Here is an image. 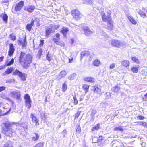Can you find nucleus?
<instances>
[{"label": "nucleus", "instance_id": "b1692460", "mask_svg": "<svg viewBox=\"0 0 147 147\" xmlns=\"http://www.w3.org/2000/svg\"><path fill=\"white\" fill-rule=\"evenodd\" d=\"M100 63V61L99 60L95 59L93 61L92 64L93 66H98L99 65Z\"/></svg>", "mask_w": 147, "mask_h": 147}, {"label": "nucleus", "instance_id": "473e14b6", "mask_svg": "<svg viewBox=\"0 0 147 147\" xmlns=\"http://www.w3.org/2000/svg\"><path fill=\"white\" fill-rule=\"evenodd\" d=\"M111 94L110 92H107L104 94V97L105 99H107L109 98L110 97Z\"/></svg>", "mask_w": 147, "mask_h": 147}, {"label": "nucleus", "instance_id": "69168bd1", "mask_svg": "<svg viewBox=\"0 0 147 147\" xmlns=\"http://www.w3.org/2000/svg\"><path fill=\"white\" fill-rule=\"evenodd\" d=\"M34 134L36 136V138H39V137L40 136H39V135L38 134L35 133H34Z\"/></svg>", "mask_w": 147, "mask_h": 147}, {"label": "nucleus", "instance_id": "f03ea898", "mask_svg": "<svg viewBox=\"0 0 147 147\" xmlns=\"http://www.w3.org/2000/svg\"><path fill=\"white\" fill-rule=\"evenodd\" d=\"M14 124V123L6 121L1 125L2 132L7 137H11L13 128L16 126Z\"/></svg>", "mask_w": 147, "mask_h": 147}, {"label": "nucleus", "instance_id": "f8f14e48", "mask_svg": "<svg viewBox=\"0 0 147 147\" xmlns=\"http://www.w3.org/2000/svg\"><path fill=\"white\" fill-rule=\"evenodd\" d=\"M102 17L103 21L105 22H108L111 20V17L110 15H106L103 14L102 15Z\"/></svg>", "mask_w": 147, "mask_h": 147}, {"label": "nucleus", "instance_id": "cd10ccee", "mask_svg": "<svg viewBox=\"0 0 147 147\" xmlns=\"http://www.w3.org/2000/svg\"><path fill=\"white\" fill-rule=\"evenodd\" d=\"M120 87L117 85L115 87L113 88V90L114 92H117L120 90Z\"/></svg>", "mask_w": 147, "mask_h": 147}, {"label": "nucleus", "instance_id": "338daca9", "mask_svg": "<svg viewBox=\"0 0 147 147\" xmlns=\"http://www.w3.org/2000/svg\"><path fill=\"white\" fill-rule=\"evenodd\" d=\"M4 58V56H2L0 57V62H1L3 60V59Z\"/></svg>", "mask_w": 147, "mask_h": 147}, {"label": "nucleus", "instance_id": "052dcab7", "mask_svg": "<svg viewBox=\"0 0 147 147\" xmlns=\"http://www.w3.org/2000/svg\"><path fill=\"white\" fill-rule=\"evenodd\" d=\"M10 36L11 37V39L13 40H14L16 39L14 35H11Z\"/></svg>", "mask_w": 147, "mask_h": 147}, {"label": "nucleus", "instance_id": "0e129e2a", "mask_svg": "<svg viewBox=\"0 0 147 147\" xmlns=\"http://www.w3.org/2000/svg\"><path fill=\"white\" fill-rule=\"evenodd\" d=\"M96 113V112L95 110H93L92 112V115H94Z\"/></svg>", "mask_w": 147, "mask_h": 147}, {"label": "nucleus", "instance_id": "dca6fc26", "mask_svg": "<svg viewBox=\"0 0 147 147\" xmlns=\"http://www.w3.org/2000/svg\"><path fill=\"white\" fill-rule=\"evenodd\" d=\"M34 23V21L32 19L31 22V23L30 24H28L26 26V28L28 30L30 31L31 30V28L32 26L33 25Z\"/></svg>", "mask_w": 147, "mask_h": 147}, {"label": "nucleus", "instance_id": "e433bc0d", "mask_svg": "<svg viewBox=\"0 0 147 147\" xmlns=\"http://www.w3.org/2000/svg\"><path fill=\"white\" fill-rule=\"evenodd\" d=\"M128 19L129 20V21H130V22L131 23H132L133 24H136V22L135 20L133 18L129 16L128 17Z\"/></svg>", "mask_w": 147, "mask_h": 147}, {"label": "nucleus", "instance_id": "4c0bfd02", "mask_svg": "<svg viewBox=\"0 0 147 147\" xmlns=\"http://www.w3.org/2000/svg\"><path fill=\"white\" fill-rule=\"evenodd\" d=\"M92 3V0H83V3L84 4H91Z\"/></svg>", "mask_w": 147, "mask_h": 147}, {"label": "nucleus", "instance_id": "2f4dec72", "mask_svg": "<svg viewBox=\"0 0 147 147\" xmlns=\"http://www.w3.org/2000/svg\"><path fill=\"white\" fill-rule=\"evenodd\" d=\"M76 76V75L75 74H71L69 76L68 79L69 80H73L75 78Z\"/></svg>", "mask_w": 147, "mask_h": 147}, {"label": "nucleus", "instance_id": "412c9836", "mask_svg": "<svg viewBox=\"0 0 147 147\" xmlns=\"http://www.w3.org/2000/svg\"><path fill=\"white\" fill-rule=\"evenodd\" d=\"M89 55V53L88 51H83L81 53V58L80 59L81 60V59H82V58L84 57L85 56H88V55Z\"/></svg>", "mask_w": 147, "mask_h": 147}, {"label": "nucleus", "instance_id": "58836bf2", "mask_svg": "<svg viewBox=\"0 0 147 147\" xmlns=\"http://www.w3.org/2000/svg\"><path fill=\"white\" fill-rule=\"evenodd\" d=\"M131 59L133 61L137 63H139V60L136 58V57H133L131 58Z\"/></svg>", "mask_w": 147, "mask_h": 147}, {"label": "nucleus", "instance_id": "7ed1b4c3", "mask_svg": "<svg viewBox=\"0 0 147 147\" xmlns=\"http://www.w3.org/2000/svg\"><path fill=\"white\" fill-rule=\"evenodd\" d=\"M56 29V27L53 25L47 27L46 28L45 36L47 38L49 37L50 34L53 33Z\"/></svg>", "mask_w": 147, "mask_h": 147}, {"label": "nucleus", "instance_id": "7c9ffc66", "mask_svg": "<svg viewBox=\"0 0 147 147\" xmlns=\"http://www.w3.org/2000/svg\"><path fill=\"white\" fill-rule=\"evenodd\" d=\"M12 68H11L7 69V70L3 74V75H4L6 74H10L12 72Z\"/></svg>", "mask_w": 147, "mask_h": 147}, {"label": "nucleus", "instance_id": "a19ab883", "mask_svg": "<svg viewBox=\"0 0 147 147\" xmlns=\"http://www.w3.org/2000/svg\"><path fill=\"white\" fill-rule=\"evenodd\" d=\"M67 86L65 83H64L63 84L62 86V90L64 92L67 89Z\"/></svg>", "mask_w": 147, "mask_h": 147}, {"label": "nucleus", "instance_id": "79ce46f5", "mask_svg": "<svg viewBox=\"0 0 147 147\" xmlns=\"http://www.w3.org/2000/svg\"><path fill=\"white\" fill-rule=\"evenodd\" d=\"M114 129L116 131L119 130L121 131H122L123 130V129L121 126H119L118 127H116Z\"/></svg>", "mask_w": 147, "mask_h": 147}, {"label": "nucleus", "instance_id": "c9c22d12", "mask_svg": "<svg viewBox=\"0 0 147 147\" xmlns=\"http://www.w3.org/2000/svg\"><path fill=\"white\" fill-rule=\"evenodd\" d=\"M107 25L108 27L110 29H111L113 27V24H112V21L111 20L107 22Z\"/></svg>", "mask_w": 147, "mask_h": 147}, {"label": "nucleus", "instance_id": "680f3d73", "mask_svg": "<svg viewBox=\"0 0 147 147\" xmlns=\"http://www.w3.org/2000/svg\"><path fill=\"white\" fill-rule=\"evenodd\" d=\"M57 45H60L61 46H63L64 45V44L62 42H58L56 44Z\"/></svg>", "mask_w": 147, "mask_h": 147}, {"label": "nucleus", "instance_id": "37998d69", "mask_svg": "<svg viewBox=\"0 0 147 147\" xmlns=\"http://www.w3.org/2000/svg\"><path fill=\"white\" fill-rule=\"evenodd\" d=\"M10 109L8 111L6 112L5 113H3L1 110L0 109V116L5 115H6L8 112L10 111Z\"/></svg>", "mask_w": 147, "mask_h": 147}, {"label": "nucleus", "instance_id": "a18cd8bd", "mask_svg": "<svg viewBox=\"0 0 147 147\" xmlns=\"http://www.w3.org/2000/svg\"><path fill=\"white\" fill-rule=\"evenodd\" d=\"M89 88V86L87 84H85L83 86V89L86 91H87L88 90Z\"/></svg>", "mask_w": 147, "mask_h": 147}, {"label": "nucleus", "instance_id": "4be33fe9", "mask_svg": "<svg viewBox=\"0 0 147 147\" xmlns=\"http://www.w3.org/2000/svg\"><path fill=\"white\" fill-rule=\"evenodd\" d=\"M68 31V30L67 28L63 27V28L61 32L62 33L64 36H65Z\"/></svg>", "mask_w": 147, "mask_h": 147}, {"label": "nucleus", "instance_id": "f704fd0d", "mask_svg": "<svg viewBox=\"0 0 147 147\" xmlns=\"http://www.w3.org/2000/svg\"><path fill=\"white\" fill-rule=\"evenodd\" d=\"M3 20L6 23L8 19V16L6 14H5L3 15L2 18Z\"/></svg>", "mask_w": 147, "mask_h": 147}, {"label": "nucleus", "instance_id": "774afa93", "mask_svg": "<svg viewBox=\"0 0 147 147\" xmlns=\"http://www.w3.org/2000/svg\"><path fill=\"white\" fill-rule=\"evenodd\" d=\"M69 59V63H72L73 60V58H72L71 59Z\"/></svg>", "mask_w": 147, "mask_h": 147}, {"label": "nucleus", "instance_id": "6e6d98bb", "mask_svg": "<svg viewBox=\"0 0 147 147\" xmlns=\"http://www.w3.org/2000/svg\"><path fill=\"white\" fill-rule=\"evenodd\" d=\"M80 112H78L75 115V118H78V117L80 114Z\"/></svg>", "mask_w": 147, "mask_h": 147}, {"label": "nucleus", "instance_id": "0eeeda50", "mask_svg": "<svg viewBox=\"0 0 147 147\" xmlns=\"http://www.w3.org/2000/svg\"><path fill=\"white\" fill-rule=\"evenodd\" d=\"M35 8V6L32 5L24 7L23 9L28 12L31 13L33 11Z\"/></svg>", "mask_w": 147, "mask_h": 147}, {"label": "nucleus", "instance_id": "a878e982", "mask_svg": "<svg viewBox=\"0 0 147 147\" xmlns=\"http://www.w3.org/2000/svg\"><path fill=\"white\" fill-rule=\"evenodd\" d=\"M24 99L25 100V102L31 101L30 96L28 94H26L24 96Z\"/></svg>", "mask_w": 147, "mask_h": 147}, {"label": "nucleus", "instance_id": "864d4df0", "mask_svg": "<svg viewBox=\"0 0 147 147\" xmlns=\"http://www.w3.org/2000/svg\"><path fill=\"white\" fill-rule=\"evenodd\" d=\"M115 67V64L114 63H112L111 64L110 67L109 68L110 69H112L114 68Z\"/></svg>", "mask_w": 147, "mask_h": 147}, {"label": "nucleus", "instance_id": "393cba45", "mask_svg": "<svg viewBox=\"0 0 147 147\" xmlns=\"http://www.w3.org/2000/svg\"><path fill=\"white\" fill-rule=\"evenodd\" d=\"M121 63L123 66L127 67L129 65V62L128 60H125L122 61Z\"/></svg>", "mask_w": 147, "mask_h": 147}, {"label": "nucleus", "instance_id": "6e6552de", "mask_svg": "<svg viewBox=\"0 0 147 147\" xmlns=\"http://www.w3.org/2000/svg\"><path fill=\"white\" fill-rule=\"evenodd\" d=\"M9 45V47L8 52V55L9 56H11L13 55L15 49L14 47L13 44L10 43Z\"/></svg>", "mask_w": 147, "mask_h": 147}, {"label": "nucleus", "instance_id": "f257e3e1", "mask_svg": "<svg viewBox=\"0 0 147 147\" xmlns=\"http://www.w3.org/2000/svg\"><path fill=\"white\" fill-rule=\"evenodd\" d=\"M32 58L31 55L21 51L19 58V63L22 67L27 68L29 64L32 63Z\"/></svg>", "mask_w": 147, "mask_h": 147}, {"label": "nucleus", "instance_id": "e2e57ef3", "mask_svg": "<svg viewBox=\"0 0 147 147\" xmlns=\"http://www.w3.org/2000/svg\"><path fill=\"white\" fill-rule=\"evenodd\" d=\"M56 38L59 40L60 34L59 33H57L56 34Z\"/></svg>", "mask_w": 147, "mask_h": 147}, {"label": "nucleus", "instance_id": "8fccbe9b", "mask_svg": "<svg viewBox=\"0 0 147 147\" xmlns=\"http://www.w3.org/2000/svg\"><path fill=\"white\" fill-rule=\"evenodd\" d=\"M74 99V103L75 105H76L78 103V101L77 100L76 97V96H73Z\"/></svg>", "mask_w": 147, "mask_h": 147}, {"label": "nucleus", "instance_id": "09e8293b", "mask_svg": "<svg viewBox=\"0 0 147 147\" xmlns=\"http://www.w3.org/2000/svg\"><path fill=\"white\" fill-rule=\"evenodd\" d=\"M43 146V143L41 142L40 143H38L35 146V147H42Z\"/></svg>", "mask_w": 147, "mask_h": 147}, {"label": "nucleus", "instance_id": "ea45409f", "mask_svg": "<svg viewBox=\"0 0 147 147\" xmlns=\"http://www.w3.org/2000/svg\"><path fill=\"white\" fill-rule=\"evenodd\" d=\"M31 101H29L25 103V106L28 108L30 109L31 107Z\"/></svg>", "mask_w": 147, "mask_h": 147}, {"label": "nucleus", "instance_id": "49530a36", "mask_svg": "<svg viewBox=\"0 0 147 147\" xmlns=\"http://www.w3.org/2000/svg\"><path fill=\"white\" fill-rule=\"evenodd\" d=\"M140 125L144 126L147 127V123L144 122H141L139 123Z\"/></svg>", "mask_w": 147, "mask_h": 147}, {"label": "nucleus", "instance_id": "4d7b16f0", "mask_svg": "<svg viewBox=\"0 0 147 147\" xmlns=\"http://www.w3.org/2000/svg\"><path fill=\"white\" fill-rule=\"evenodd\" d=\"M1 97L3 99H7V96H6L5 95H4V94H2L1 95Z\"/></svg>", "mask_w": 147, "mask_h": 147}, {"label": "nucleus", "instance_id": "5fc2aeb1", "mask_svg": "<svg viewBox=\"0 0 147 147\" xmlns=\"http://www.w3.org/2000/svg\"><path fill=\"white\" fill-rule=\"evenodd\" d=\"M43 51L42 49H40L38 51V53L39 55L41 56V55H42V53Z\"/></svg>", "mask_w": 147, "mask_h": 147}, {"label": "nucleus", "instance_id": "a211bd4d", "mask_svg": "<svg viewBox=\"0 0 147 147\" xmlns=\"http://www.w3.org/2000/svg\"><path fill=\"white\" fill-rule=\"evenodd\" d=\"M139 67V65H134L131 68V70L133 73H136L138 72V69Z\"/></svg>", "mask_w": 147, "mask_h": 147}, {"label": "nucleus", "instance_id": "c756f323", "mask_svg": "<svg viewBox=\"0 0 147 147\" xmlns=\"http://www.w3.org/2000/svg\"><path fill=\"white\" fill-rule=\"evenodd\" d=\"M100 124H98L97 125L94 126L92 128V131H94L95 130H98L100 127Z\"/></svg>", "mask_w": 147, "mask_h": 147}, {"label": "nucleus", "instance_id": "423d86ee", "mask_svg": "<svg viewBox=\"0 0 147 147\" xmlns=\"http://www.w3.org/2000/svg\"><path fill=\"white\" fill-rule=\"evenodd\" d=\"M111 43L113 46L118 48L120 47L122 45V43L119 41L116 40H112Z\"/></svg>", "mask_w": 147, "mask_h": 147}, {"label": "nucleus", "instance_id": "5701e85b", "mask_svg": "<svg viewBox=\"0 0 147 147\" xmlns=\"http://www.w3.org/2000/svg\"><path fill=\"white\" fill-rule=\"evenodd\" d=\"M84 80L85 81L92 83H94L95 82L94 78H93L90 77L86 78L84 79Z\"/></svg>", "mask_w": 147, "mask_h": 147}, {"label": "nucleus", "instance_id": "2eb2a0df", "mask_svg": "<svg viewBox=\"0 0 147 147\" xmlns=\"http://www.w3.org/2000/svg\"><path fill=\"white\" fill-rule=\"evenodd\" d=\"M144 11L147 12V10L145 8H142V10H139L138 12L142 17L144 18L146 16V15Z\"/></svg>", "mask_w": 147, "mask_h": 147}, {"label": "nucleus", "instance_id": "f3484780", "mask_svg": "<svg viewBox=\"0 0 147 147\" xmlns=\"http://www.w3.org/2000/svg\"><path fill=\"white\" fill-rule=\"evenodd\" d=\"M66 72L64 70H63L60 72L59 75L57 76V78H59L58 79L59 80L62 78L64 77L66 75Z\"/></svg>", "mask_w": 147, "mask_h": 147}, {"label": "nucleus", "instance_id": "aec40b11", "mask_svg": "<svg viewBox=\"0 0 147 147\" xmlns=\"http://www.w3.org/2000/svg\"><path fill=\"white\" fill-rule=\"evenodd\" d=\"M94 91L95 92H96L98 94L101 95L102 94L101 89L98 88L97 86H95L94 88Z\"/></svg>", "mask_w": 147, "mask_h": 147}, {"label": "nucleus", "instance_id": "3c124183", "mask_svg": "<svg viewBox=\"0 0 147 147\" xmlns=\"http://www.w3.org/2000/svg\"><path fill=\"white\" fill-rule=\"evenodd\" d=\"M14 80L13 79H10L7 80L6 82L8 83H11L14 82Z\"/></svg>", "mask_w": 147, "mask_h": 147}, {"label": "nucleus", "instance_id": "1a4fd4ad", "mask_svg": "<svg viewBox=\"0 0 147 147\" xmlns=\"http://www.w3.org/2000/svg\"><path fill=\"white\" fill-rule=\"evenodd\" d=\"M18 45H22L23 48H25L27 45L26 38L25 36V38L23 39H21L20 40H19Z\"/></svg>", "mask_w": 147, "mask_h": 147}, {"label": "nucleus", "instance_id": "bb28decb", "mask_svg": "<svg viewBox=\"0 0 147 147\" xmlns=\"http://www.w3.org/2000/svg\"><path fill=\"white\" fill-rule=\"evenodd\" d=\"M2 147H13L11 142L6 143Z\"/></svg>", "mask_w": 147, "mask_h": 147}, {"label": "nucleus", "instance_id": "4468645a", "mask_svg": "<svg viewBox=\"0 0 147 147\" xmlns=\"http://www.w3.org/2000/svg\"><path fill=\"white\" fill-rule=\"evenodd\" d=\"M102 138H92V141L93 143L97 144V145H100L102 143Z\"/></svg>", "mask_w": 147, "mask_h": 147}, {"label": "nucleus", "instance_id": "13d9d810", "mask_svg": "<svg viewBox=\"0 0 147 147\" xmlns=\"http://www.w3.org/2000/svg\"><path fill=\"white\" fill-rule=\"evenodd\" d=\"M5 89V87L4 86H1L0 87V92L4 90Z\"/></svg>", "mask_w": 147, "mask_h": 147}, {"label": "nucleus", "instance_id": "bf43d9fd", "mask_svg": "<svg viewBox=\"0 0 147 147\" xmlns=\"http://www.w3.org/2000/svg\"><path fill=\"white\" fill-rule=\"evenodd\" d=\"M53 41L56 43L58 42V41L59 40V39L57 38H53Z\"/></svg>", "mask_w": 147, "mask_h": 147}, {"label": "nucleus", "instance_id": "9b49d317", "mask_svg": "<svg viewBox=\"0 0 147 147\" xmlns=\"http://www.w3.org/2000/svg\"><path fill=\"white\" fill-rule=\"evenodd\" d=\"M84 31L85 35L87 36H90L93 33V32L91 31L88 27H85L84 28Z\"/></svg>", "mask_w": 147, "mask_h": 147}, {"label": "nucleus", "instance_id": "20e7f679", "mask_svg": "<svg viewBox=\"0 0 147 147\" xmlns=\"http://www.w3.org/2000/svg\"><path fill=\"white\" fill-rule=\"evenodd\" d=\"M72 14L74 18L76 20H78L80 19L82 16L80 12L77 10H75L72 11Z\"/></svg>", "mask_w": 147, "mask_h": 147}, {"label": "nucleus", "instance_id": "603ef678", "mask_svg": "<svg viewBox=\"0 0 147 147\" xmlns=\"http://www.w3.org/2000/svg\"><path fill=\"white\" fill-rule=\"evenodd\" d=\"M137 118L138 119L140 120H143L144 118V116H138L137 117Z\"/></svg>", "mask_w": 147, "mask_h": 147}, {"label": "nucleus", "instance_id": "39448f33", "mask_svg": "<svg viewBox=\"0 0 147 147\" xmlns=\"http://www.w3.org/2000/svg\"><path fill=\"white\" fill-rule=\"evenodd\" d=\"M14 75H17L23 81H24L26 80V78L25 74H23L22 73L20 72L19 70H16L14 72H13Z\"/></svg>", "mask_w": 147, "mask_h": 147}, {"label": "nucleus", "instance_id": "6ab92c4d", "mask_svg": "<svg viewBox=\"0 0 147 147\" xmlns=\"http://www.w3.org/2000/svg\"><path fill=\"white\" fill-rule=\"evenodd\" d=\"M31 117L32 118V122L35 123V125H39V123H38V121L36 118L35 116H34V115L32 114H31Z\"/></svg>", "mask_w": 147, "mask_h": 147}, {"label": "nucleus", "instance_id": "c03bdc74", "mask_svg": "<svg viewBox=\"0 0 147 147\" xmlns=\"http://www.w3.org/2000/svg\"><path fill=\"white\" fill-rule=\"evenodd\" d=\"M21 127H22L24 128H27V125L25 123H23L20 124Z\"/></svg>", "mask_w": 147, "mask_h": 147}, {"label": "nucleus", "instance_id": "ddd939ff", "mask_svg": "<svg viewBox=\"0 0 147 147\" xmlns=\"http://www.w3.org/2000/svg\"><path fill=\"white\" fill-rule=\"evenodd\" d=\"M11 94L16 98L19 99L20 96V92L19 90L13 91L11 92Z\"/></svg>", "mask_w": 147, "mask_h": 147}, {"label": "nucleus", "instance_id": "de8ad7c7", "mask_svg": "<svg viewBox=\"0 0 147 147\" xmlns=\"http://www.w3.org/2000/svg\"><path fill=\"white\" fill-rule=\"evenodd\" d=\"M76 131L78 133H80V132L81 129L79 125H77L76 127Z\"/></svg>", "mask_w": 147, "mask_h": 147}, {"label": "nucleus", "instance_id": "72a5a7b5", "mask_svg": "<svg viewBox=\"0 0 147 147\" xmlns=\"http://www.w3.org/2000/svg\"><path fill=\"white\" fill-rule=\"evenodd\" d=\"M46 59L49 62L52 59V55L50 54H49V53L46 55Z\"/></svg>", "mask_w": 147, "mask_h": 147}, {"label": "nucleus", "instance_id": "c85d7f7f", "mask_svg": "<svg viewBox=\"0 0 147 147\" xmlns=\"http://www.w3.org/2000/svg\"><path fill=\"white\" fill-rule=\"evenodd\" d=\"M14 59L12 58L11 60L9 62H7L5 63V65L6 66H9L13 64L14 63Z\"/></svg>", "mask_w": 147, "mask_h": 147}, {"label": "nucleus", "instance_id": "9d476101", "mask_svg": "<svg viewBox=\"0 0 147 147\" xmlns=\"http://www.w3.org/2000/svg\"><path fill=\"white\" fill-rule=\"evenodd\" d=\"M24 5V2L22 1H21L19 3L16 4L15 7V10L16 11H18L20 10Z\"/></svg>", "mask_w": 147, "mask_h": 147}]
</instances>
